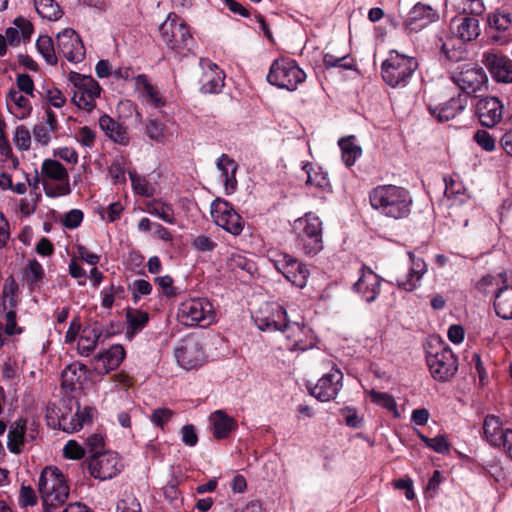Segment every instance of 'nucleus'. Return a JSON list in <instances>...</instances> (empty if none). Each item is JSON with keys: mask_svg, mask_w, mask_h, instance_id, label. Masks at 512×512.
<instances>
[{"mask_svg": "<svg viewBox=\"0 0 512 512\" xmlns=\"http://www.w3.org/2000/svg\"><path fill=\"white\" fill-rule=\"evenodd\" d=\"M255 324L264 332L279 331L287 339V349L304 352L316 345L317 337L304 320L291 321L286 309L280 305H271L266 315H256Z\"/></svg>", "mask_w": 512, "mask_h": 512, "instance_id": "1", "label": "nucleus"}, {"mask_svg": "<svg viewBox=\"0 0 512 512\" xmlns=\"http://www.w3.org/2000/svg\"><path fill=\"white\" fill-rule=\"evenodd\" d=\"M369 203L372 209L381 216L402 220L410 216L413 198L405 187L382 184L370 190Z\"/></svg>", "mask_w": 512, "mask_h": 512, "instance_id": "2", "label": "nucleus"}, {"mask_svg": "<svg viewBox=\"0 0 512 512\" xmlns=\"http://www.w3.org/2000/svg\"><path fill=\"white\" fill-rule=\"evenodd\" d=\"M426 363L432 378L438 382L450 381L458 371V358L439 337L430 338L424 345Z\"/></svg>", "mask_w": 512, "mask_h": 512, "instance_id": "3", "label": "nucleus"}, {"mask_svg": "<svg viewBox=\"0 0 512 512\" xmlns=\"http://www.w3.org/2000/svg\"><path fill=\"white\" fill-rule=\"evenodd\" d=\"M296 245L303 254L315 256L324 248L323 222L313 212H307L297 218L293 224Z\"/></svg>", "mask_w": 512, "mask_h": 512, "instance_id": "4", "label": "nucleus"}, {"mask_svg": "<svg viewBox=\"0 0 512 512\" xmlns=\"http://www.w3.org/2000/svg\"><path fill=\"white\" fill-rule=\"evenodd\" d=\"M159 32L166 46L179 55H187L195 46L190 27L174 12L168 14L160 25Z\"/></svg>", "mask_w": 512, "mask_h": 512, "instance_id": "5", "label": "nucleus"}, {"mask_svg": "<svg viewBox=\"0 0 512 512\" xmlns=\"http://www.w3.org/2000/svg\"><path fill=\"white\" fill-rule=\"evenodd\" d=\"M417 68L418 61L415 57L391 50L388 58L381 65V75L390 87L402 88L408 85Z\"/></svg>", "mask_w": 512, "mask_h": 512, "instance_id": "6", "label": "nucleus"}, {"mask_svg": "<svg viewBox=\"0 0 512 512\" xmlns=\"http://www.w3.org/2000/svg\"><path fill=\"white\" fill-rule=\"evenodd\" d=\"M38 491L46 504L65 503L69 497L70 488L58 467L47 466L40 473Z\"/></svg>", "mask_w": 512, "mask_h": 512, "instance_id": "7", "label": "nucleus"}, {"mask_svg": "<svg viewBox=\"0 0 512 512\" xmlns=\"http://www.w3.org/2000/svg\"><path fill=\"white\" fill-rule=\"evenodd\" d=\"M306 80V73L299 67L296 60L288 57L273 61L267 81L280 89L294 91Z\"/></svg>", "mask_w": 512, "mask_h": 512, "instance_id": "8", "label": "nucleus"}, {"mask_svg": "<svg viewBox=\"0 0 512 512\" xmlns=\"http://www.w3.org/2000/svg\"><path fill=\"white\" fill-rule=\"evenodd\" d=\"M177 318L185 326L206 327L214 320V309L207 298H190L179 305Z\"/></svg>", "mask_w": 512, "mask_h": 512, "instance_id": "9", "label": "nucleus"}, {"mask_svg": "<svg viewBox=\"0 0 512 512\" xmlns=\"http://www.w3.org/2000/svg\"><path fill=\"white\" fill-rule=\"evenodd\" d=\"M69 81L75 87L72 102L80 109L91 112L96 107V98L100 96L102 88L92 77L71 71Z\"/></svg>", "mask_w": 512, "mask_h": 512, "instance_id": "10", "label": "nucleus"}, {"mask_svg": "<svg viewBox=\"0 0 512 512\" xmlns=\"http://www.w3.org/2000/svg\"><path fill=\"white\" fill-rule=\"evenodd\" d=\"M507 111L502 99L493 95L475 96L474 115L479 124L492 129L502 123Z\"/></svg>", "mask_w": 512, "mask_h": 512, "instance_id": "11", "label": "nucleus"}, {"mask_svg": "<svg viewBox=\"0 0 512 512\" xmlns=\"http://www.w3.org/2000/svg\"><path fill=\"white\" fill-rule=\"evenodd\" d=\"M451 81L461 90L459 94H466L468 99L485 87L488 76L482 67L465 63L451 74Z\"/></svg>", "mask_w": 512, "mask_h": 512, "instance_id": "12", "label": "nucleus"}, {"mask_svg": "<svg viewBox=\"0 0 512 512\" xmlns=\"http://www.w3.org/2000/svg\"><path fill=\"white\" fill-rule=\"evenodd\" d=\"M331 367L324 373L315 385H307L308 392L321 402L334 400L343 388L344 375L338 366L328 361Z\"/></svg>", "mask_w": 512, "mask_h": 512, "instance_id": "13", "label": "nucleus"}, {"mask_svg": "<svg viewBox=\"0 0 512 512\" xmlns=\"http://www.w3.org/2000/svg\"><path fill=\"white\" fill-rule=\"evenodd\" d=\"M211 216L217 226L234 236L240 235L244 229L243 218L225 199L216 198L211 203Z\"/></svg>", "mask_w": 512, "mask_h": 512, "instance_id": "14", "label": "nucleus"}, {"mask_svg": "<svg viewBox=\"0 0 512 512\" xmlns=\"http://www.w3.org/2000/svg\"><path fill=\"white\" fill-rule=\"evenodd\" d=\"M85 463L90 475L101 481L116 477L123 469L118 453L113 451L90 455Z\"/></svg>", "mask_w": 512, "mask_h": 512, "instance_id": "15", "label": "nucleus"}, {"mask_svg": "<svg viewBox=\"0 0 512 512\" xmlns=\"http://www.w3.org/2000/svg\"><path fill=\"white\" fill-rule=\"evenodd\" d=\"M273 263L276 270L297 288L302 289L307 285L310 270L306 264L294 256L281 253L276 255Z\"/></svg>", "mask_w": 512, "mask_h": 512, "instance_id": "16", "label": "nucleus"}, {"mask_svg": "<svg viewBox=\"0 0 512 512\" xmlns=\"http://www.w3.org/2000/svg\"><path fill=\"white\" fill-rule=\"evenodd\" d=\"M57 52L69 62L80 63L85 58V47L80 38L72 28H66L56 35Z\"/></svg>", "mask_w": 512, "mask_h": 512, "instance_id": "17", "label": "nucleus"}, {"mask_svg": "<svg viewBox=\"0 0 512 512\" xmlns=\"http://www.w3.org/2000/svg\"><path fill=\"white\" fill-rule=\"evenodd\" d=\"M113 332L104 331L102 324L98 321L83 327L78 339L77 349L83 356H89L96 348L98 341L111 337Z\"/></svg>", "mask_w": 512, "mask_h": 512, "instance_id": "18", "label": "nucleus"}, {"mask_svg": "<svg viewBox=\"0 0 512 512\" xmlns=\"http://www.w3.org/2000/svg\"><path fill=\"white\" fill-rule=\"evenodd\" d=\"M437 19L438 14L431 6L419 2L409 11L404 26L409 32H418Z\"/></svg>", "mask_w": 512, "mask_h": 512, "instance_id": "19", "label": "nucleus"}, {"mask_svg": "<svg viewBox=\"0 0 512 512\" xmlns=\"http://www.w3.org/2000/svg\"><path fill=\"white\" fill-rule=\"evenodd\" d=\"M468 106V96L457 94L437 106L428 105L429 113L439 122H447L462 113Z\"/></svg>", "mask_w": 512, "mask_h": 512, "instance_id": "20", "label": "nucleus"}, {"mask_svg": "<svg viewBox=\"0 0 512 512\" xmlns=\"http://www.w3.org/2000/svg\"><path fill=\"white\" fill-rule=\"evenodd\" d=\"M483 62L493 80L499 83H512V60L510 58L495 53H485Z\"/></svg>", "mask_w": 512, "mask_h": 512, "instance_id": "21", "label": "nucleus"}, {"mask_svg": "<svg viewBox=\"0 0 512 512\" xmlns=\"http://www.w3.org/2000/svg\"><path fill=\"white\" fill-rule=\"evenodd\" d=\"M175 357L184 369L189 370L203 363L204 352L197 341L190 339L184 341L175 350Z\"/></svg>", "mask_w": 512, "mask_h": 512, "instance_id": "22", "label": "nucleus"}, {"mask_svg": "<svg viewBox=\"0 0 512 512\" xmlns=\"http://www.w3.org/2000/svg\"><path fill=\"white\" fill-rule=\"evenodd\" d=\"M125 356L126 351L122 345H112L108 350L95 356L97 362L95 370L98 374H108L120 366Z\"/></svg>", "mask_w": 512, "mask_h": 512, "instance_id": "23", "label": "nucleus"}, {"mask_svg": "<svg viewBox=\"0 0 512 512\" xmlns=\"http://www.w3.org/2000/svg\"><path fill=\"white\" fill-rule=\"evenodd\" d=\"M354 290L359 293L367 303L374 302L381 291V279L371 270L363 272L354 284Z\"/></svg>", "mask_w": 512, "mask_h": 512, "instance_id": "24", "label": "nucleus"}, {"mask_svg": "<svg viewBox=\"0 0 512 512\" xmlns=\"http://www.w3.org/2000/svg\"><path fill=\"white\" fill-rule=\"evenodd\" d=\"M76 404L77 409L73 416L68 417L67 415H62L59 419V425L65 432L73 433L79 431L85 424L92 421L94 408L91 406L82 408L79 402H76Z\"/></svg>", "mask_w": 512, "mask_h": 512, "instance_id": "25", "label": "nucleus"}, {"mask_svg": "<svg viewBox=\"0 0 512 512\" xmlns=\"http://www.w3.org/2000/svg\"><path fill=\"white\" fill-rule=\"evenodd\" d=\"M99 126L105 135L114 143L122 146H127L129 144L130 137L127 128L114 120L108 114L100 116Z\"/></svg>", "mask_w": 512, "mask_h": 512, "instance_id": "26", "label": "nucleus"}, {"mask_svg": "<svg viewBox=\"0 0 512 512\" xmlns=\"http://www.w3.org/2000/svg\"><path fill=\"white\" fill-rule=\"evenodd\" d=\"M478 16L467 15L452 20V26L456 27V35L462 43L476 39L480 34Z\"/></svg>", "mask_w": 512, "mask_h": 512, "instance_id": "27", "label": "nucleus"}, {"mask_svg": "<svg viewBox=\"0 0 512 512\" xmlns=\"http://www.w3.org/2000/svg\"><path fill=\"white\" fill-rule=\"evenodd\" d=\"M212 434L218 440L226 439L238 427L237 421L223 410H216L210 415Z\"/></svg>", "mask_w": 512, "mask_h": 512, "instance_id": "28", "label": "nucleus"}, {"mask_svg": "<svg viewBox=\"0 0 512 512\" xmlns=\"http://www.w3.org/2000/svg\"><path fill=\"white\" fill-rule=\"evenodd\" d=\"M27 420L19 418L14 421L7 435V448L13 454H20L26 442Z\"/></svg>", "mask_w": 512, "mask_h": 512, "instance_id": "29", "label": "nucleus"}, {"mask_svg": "<svg viewBox=\"0 0 512 512\" xmlns=\"http://www.w3.org/2000/svg\"><path fill=\"white\" fill-rule=\"evenodd\" d=\"M493 307L498 317L512 319V285L498 287L494 293Z\"/></svg>", "mask_w": 512, "mask_h": 512, "instance_id": "30", "label": "nucleus"}, {"mask_svg": "<svg viewBox=\"0 0 512 512\" xmlns=\"http://www.w3.org/2000/svg\"><path fill=\"white\" fill-rule=\"evenodd\" d=\"M148 322V312L131 307L126 308V337L129 340H132L136 334L141 332L147 326Z\"/></svg>", "mask_w": 512, "mask_h": 512, "instance_id": "31", "label": "nucleus"}, {"mask_svg": "<svg viewBox=\"0 0 512 512\" xmlns=\"http://www.w3.org/2000/svg\"><path fill=\"white\" fill-rule=\"evenodd\" d=\"M20 288L13 275H9L5 280L1 292L0 307L3 311L8 308H16L20 302Z\"/></svg>", "mask_w": 512, "mask_h": 512, "instance_id": "32", "label": "nucleus"}, {"mask_svg": "<svg viewBox=\"0 0 512 512\" xmlns=\"http://www.w3.org/2000/svg\"><path fill=\"white\" fill-rule=\"evenodd\" d=\"M503 424L498 416L488 414L483 422V434L487 442L492 446L502 443L501 437L505 433Z\"/></svg>", "mask_w": 512, "mask_h": 512, "instance_id": "33", "label": "nucleus"}, {"mask_svg": "<svg viewBox=\"0 0 512 512\" xmlns=\"http://www.w3.org/2000/svg\"><path fill=\"white\" fill-rule=\"evenodd\" d=\"M225 75L216 64L210 67L201 78V91L203 93H219L224 86Z\"/></svg>", "mask_w": 512, "mask_h": 512, "instance_id": "34", "label": "nucleus"}, {"mask_svg": "<svg viewBox=\"0 0 512 512\" xmlns=\"http://www.w3.org/2000/svg\"><path fill=\"white\" fill-rule=\"evenodd\" d=\"M23 282L30 292H33L43 282L45 272L43 266L36 260H29L22 270Z\"/></svg>", "mask_w": 512, "mask_h": 512, "instance_id": "35", "label": "nucleus"}, {"mask_svg": "<svg viewBox=\"0 0 512 512\" xmlns=\"http://www.w3.org/2000/svg\"><path fill=\"white\" fill-rule=\"evenodd\" d=\"M145 212L159 217L168 224H174L176 219L174 216L173 206L170 203L163 202L160 199H152L145 203Z\"/></svg>", "mask_w": 512, "mask_h": 512, "instance_id": "36", "label": "nucleus"}, {"mask_svg": "<svg viewBox=\"0 0 512 512\" xmlns=\"http://www.w3.org/2000/svg\"><path fill=\"white\" fill-rule=\"evenodd\" d=\"M86 371V366L79 363L68 365L61 374V386L64 389L73 391L77 384H81V379Z\"/></svg>", "mask_w": 512, "mask_h": 512, "instance_id": "37", "label": "nucleus"}, {"mask_svg": "<svg viewBox=\"0 0 512 512\" xmlns=\"http://www.w3.org/2000/svg\"><path fill=\"white\" fill-rule=\"evenodd\" d=\"M341 149L342 160L347 167L355 164L356 160L361 156L362 149L354 142V136L341 138L338 142Z\"/></svg>", "mask_w": 512, "mask_h": 512, "instance_id": "38", "label": "nucleus"}, {"mask_svg": "<svg viewBox=\"0 0 512 512\" xmlns=\"http://www.w3.org/2000/svg\"><path fill=\"white\" fill-rule=\"evenodd\" d=\"M7 104L13 103L16 108L17 112L15 115L19 119H24L30 116L32 112V105L30 103V100L23 96L20 91H17L16 89L12 88L9 90L6 96Z\"/></svg>", "mask_w": 512, "mask_h": 512, "instance_id": "39", "label": "nucleus"}, {"mask_svg": "<svg viewBox=\"0 0 512 512\" xmlns=\"http://www.w3.org/2000/svg\"><path fill=\"white\" fill-rule=\"evenodd\" d=\"M303 170L307 174L306 185H312L317 188H326L329 186L327 173L323 171L321 166L307 162L303 165Z\"/></svg>", "mask_w": 512, "mask_h": 512, "instance_id": "40", "label": "nucleus"}, {"mask_svg": "<svg viewBox=\"0 0 512 512\" xmlns=\"http://www.w3.org/2000/svg\"><path fill=\"white\" fill-rule=\"evenodd\" d=\"M36 48L47 64L55 66L58 63L53 39L48 35H41L36 41Z\"/></svg>", "mask_w": 512, "mask_h": 512, "instance_id": "41", "label": "nucleus"}, {"mask_svg": "<svg viewBox=\"0 0 512 512\" xmlns=\"http://www.w3.org/2000/svg\"><path fill=\"white\" fill-rule=\"evenodd\" d=\"M41 171L44 176L52 180L62 182L69 179L66 168L57 160L45 159Z\"/></svg>", "mask_w": 512, "mask_h": 512, "instance_id": "42", "label": "nucleus"}, {"mask_svg": "<svg viewBox=\"0 0 512 512\" xmlns=\"http://www.w3.org/2000/svg\"><path fill=\"white\" fill-rule=\"evenodd\" d=\"M37 13L44 19L58 20L63 11L55 0H34Z\"/></svg>", "mask_w": 512, "mask_h": 512, "instance_id": "43", "label": "nucleus"}, {"mask_svg": "<svg viewBox=\"0 0 512 512\" xmlns=\"http://www.w3.org/2000/svg\"><path fill=\"white\" fill-rule=\"evenodd\" d=\"M419 439L431 450L439 454H448L450 452L451 444L448 442L445 435H437L434 438H429L422 432L417 431Z\"/></svg>", "mask_w": 512, "mask_h": 512, "instance_id": "44", "label": "nucleus"}, {"mask_svg": "<svg viewBox=\"0 0 512 512\" xmlns=\"http://www.w3.org/2000/svg\"><path fill=\"white\" fill-rule=\"evenodd\" d=\"M323 65L325 69L341 68L343 70L355 69V64L350 55L335 56L331 53H325L323 56Z\"/></svg>", "mask_w": 512, "mask_h": 512, "instance_id": "45", "label": "nucleus"}, {"mask_svg": "<svg viewBox=\"0 0 512 512\" xmlns=\"http://www.w3.org/2000/svg\"><path fill=\"white\" fill-rule=\"evenodd\" d=\"M455 8L467 15L480 16L485 11L483 0H450Z\"/></svg>", "mask_w": 512, "mask_h": 512, "instance_id": "46", "label": "nucleus"}, {"mask_svg": "<svg viewBox=\"0 0 512 512\" xmlns=\"http://www.w3.org/2000/svg\"><path fill=\"white\" fill-rule=\"evenodd\" d=\"M456 39L453 37L448 38L446 41H443V38H439V43H436V46L440 47L441 54L444 55L448 60L457 62L463 58V49L461 46L456 48L455 46Z\"/></svg>", "mask_w": 512, "mask_h": 512, "instance_id": "47", "label": "nucleus"}, {"mask_svg": "<svg viewBox=\"0 0 512 512\" xmlns=\"http://www.w3.org/2000/svg\"><path fill=\"white\" fill-rule=\"evenodd\" d=\"M472 140L485 152H494L497 148V140L489 131L486 129H477Z\"/></svg>", "mask_w": 512, "mask_h": 512, "instance_id": "48", "label": "nucleus"}, {"mask_svg": "<svg viewBox=\"0 0 512 512\" xmlns=\"http://www.w3.org/2000/svg\"><path fill=\"white\" fill-rule=\"evenodd\" d=\"M136 86L142 87L149 101L152 102L156 107L164 105V101L159 95L158 90L149 82L148 77L145 74H139L136 79Z\"/></svg>", "mask_w": 512, "mask_h": 512, "instance_id": "49", "label": "nucleus"}, {"mask_svg": "<svg viewBox=\"0 0 512 512\" xmlns=\"http://www.w3.org/2000/svg\"><path fill=\"white\" fill-rule=\"evenodd\" d=\"M421 279L417 272L409 269L406 275L396 278V286L400 290L412 292L420 286Z\"/></svg>", "mask_w": 512, "mask_h": 512, "instance_id": "50", "label": "nucleus"}, {"mask_svg": "<svg viewBox=\"0 0 512 512\" xmlns=\"http://www.w3.org/2000/svg\"><path fill=\"white\" fill-rule=\"evenodd\" d=\"M154 282L159 287L161 294L166 298H175L181 293L179 288L173 285L174 280L170 275L155 277Z\"/></svg>", "mask_w": 512, "mask_h": 512, "instance_id": "51", "label": "nucleus"}, {"mask_svg": "<svg viewBox=\"0 0 512 512\" xmlns=\"http://www.w3.org/2000/svg\"><path fill=\"white\" fill-rule=\"evenodd\" d=\"M369 396L371 401L381 406L382 408L387 409L388 411H393L397 413V403L392 395L386 392H379L374 389H372L369 392Z\"/></svg>", "mask_w": 512, "mask_h": 512, "instance_id": "52", "label": "nucleus"}, {"mask_svg": "<svg viewBox=\"0 0 512 512\" xmlns=\"http://www.w3.org/2000/svg\"><path fill=\"white\" fill-rule=\"evenodd\" d=\"M37 92L42 98L47 99L49 103L56 108H61L66 103V98L61 90L54 86H43L42 89Z\"/></svg>", "mask_w": 512, "mask_h": 512, "instance_id": "53", "label": "nucleus"}, {"mask_svg": "<svg viewBox=\"0 0 512 512\" xmlns=\"http://www.w3.org/2000/svg\"><path fill=\"white\" fill-rule=\"evenodd\" d=\"M488 23L491 28L498 31H506L511 26L512 20L510 13L496 12L488 17Z\"/></svg>", "mask_w": 512, "mask_h": 512, "instance_id": "54", "label": "nucleus"}, {"mask_svg": "<svg viewBox=\"0 0 512 512\" xmlns=\"http://www.w3.org/2000/svg\"><path fill=\"white\" fill-rule=\"evenodd\" d=\"M145 133L150 139L163 142L165 137V125L156 119H150L146 123Z\"/></svg>", "mask_w": 512, "mask_h": 512, "instance_id": "55", "label": "nucleus"}, {"mask_svg": "<svg viewBox=\"0 0 512 512\" xmlns=\"http://www.w3.org/2000/svg\"><path fill=\"white\" fill-rule=\"evenodd\" d=\"M13 141L19 150H28L31 145V133L29 129L24 125L17 126Z\"/></svg>", "mask_w": 512, "mask_h": 512, "instance_id": "56", "label": "nucleus"}, {"mask_svg": "<svg viewBox=\"0 0 512 512\" xmlns=\"http://www.w3.org/2000/svg\"><path fill=\"white\" fill-rule=\"evenodd\" d=\"M15 309L16 308H8L6 311H4V319L6 321V325L3 327V330L8 336L21 334L23 332V328L17 325V314Z\"/></svg>", "mask_w": 512, "mask_h": 512, "instance_id": "57", "label": "nucleus"}, {"mask_svg": "<svg viewBox=\"0 0 512 512\" xmlns=\"http://www.w3.org/2000/svg\"><path fill=\"white\" fill-rule=\"evenodd\" d=\"M85 453V448L75 440H69L63 448V455L67 459L79 460L85 456Z\"/></svg>", "mask_w": 512, "mask_h": 512, "instance_id": "58", "label": "nucleus"}, {"mask_svg": "<svg viewBox=\"0 0 512 512\" xmlns=\"http://www.w3.org/2000/svg\"><path fill=\"white\" fill-rule=\"evenodd\" d=\"M116 511L141 512V506L136 497L132 494H129L117 502Z\"/></svg>", "mask_w": 512, "mask_h": 512, "instance_id": "59", "label": "nucleus"}, {"mask_svg": "<svg viewBox=\"0 0 512 512\" xmlns=\"http://www.w3.org/2000/svg\"><path fill=\"white\" fill-rule=\"evenodd\" d=\"M174 416V411L169 408H157L155 409L151 416V422L160 428H163L165 424H167L172 417Z\"/></svg>", "mask_w": 512, "mask_h": 512, "instance_id": "60", "label": "nucleus"}, {"mask_svg": "<svg viewBox=\"0 0 512 512\" xmlns=\"http://www.w3.org/2000/svg\"><path fill=\"white\" fill-rule=\"evenodd\" d=\"M108 173L115 184L124 183L126 181V177L123 159H115L109 166Z\"/></svg>", "mask_w": 512, "mask_h": 512, "instance_id": "61", "label": "nucleus"}, {"mask_svg": "<svg viewBox=\"0 0 512 512\" xmlns=\"http://www.w3.org/2000/svg\"><path fill=\"white\" fill-rule=\"evenodd\" d=\"M75 139L84 147L92 148L95 145L96 133L88 126L80 127Z\"/></svg>", "mask_w": 512, "mask_h": 512, "instance_id": "62", "label": "nucleus"}, {"mask_svg": "<svg viewBox=\"0 0 512 512\" xmlns=\"http://www.w3.org/2000/svg\"><path fill=\"white\" fill-rule=\"evenodd\" d=\"M237 164L227 154H222L217 160V168L221 171V176L224 178L231 173H236Z\"/></svg>", "mask_w": 512, "mask_h": 512, "instance_id": "63", "label": "nucleus"}, {"mask_svg": "<svg viewBox=\"0 0 512 512\" xmlns=\"http://www.w3.org/2000/svg\"><path fill=\"white\" fill-rule=\"evenodd\" d=\"M51 135H53L49 128L44 123L36 124L33 127V136L37 143L42 146H47L51 141Z\"/></svg>", "mask_w": 512, "mask_h": 512, "instance_id": "64", "label": "nucleus"}]
</instances>
